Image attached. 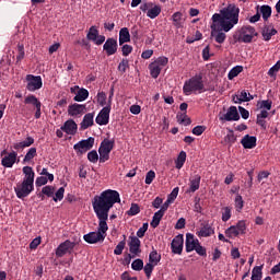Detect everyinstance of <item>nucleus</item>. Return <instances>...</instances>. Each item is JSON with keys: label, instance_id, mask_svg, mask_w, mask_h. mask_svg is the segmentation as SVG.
<instances>
[{"label": "nucleus", "instance_id": "62", "mask_svg": "<svg viewBox=\"0 0 280 280\" xmlns=\"http://www.w3.org/2000/svg\"><path fill=\"white\" fill-rule=\"evenodd\" d=\"M63 195H65V187H60L55 194V196L52 197V200L55 202H57L58 200L61 201L63 199Z\"/></svg>", "mask_w": 280, "mask_h": 280}, {"label": "nucleus", "instance_id": "34", "mask_svg": "<svg viewBox=\"0 0 280 280\" xmlns=\"http://www.w3.org/2000/svg\"><path fill=\"white\" fill-rule=\"evenodd\" d=\"M176 119H177V122H179L182 126H185V127H188L191 124V120L187 116V113L177 114Z\"/></svg>", "mask_w": 280, "mask_h": 280}, {"label": "nucleus", "instance_id": "60", "mask_svg": "<svg viewBox=\"0 0 280 280\" xmlns=\"http://www.w3.org/2000/svg\"><path fill=\"white\" fill-rule=\"evenodd\" d=\"M237 137L234 135V132L232 130H230L228 132V135L225 136V141L230 144L233 145L234 142H236Z\"/></svg>", "mask_w": 280, "mask_h": 280}, {"label": "nucleus", "instance_id": "51", "mask_svg": "<svg viewBox=\"0 0 280 280\" xmlns=\"http://www.w3.org/2000/svg\"><path fill=\"white\" fill-rule=\"evenodd\" d=\"M248 102V92L246 90L241 91L240 96H236V104Z\"/></svg>", "mask_w": 280, "mask_h": 280}, {"label": "nucleus", "instance_id": "23", "mask_svg": "<svg viewBox=\"0 0 280 280\" xmlns=\"http://www.w3.org/2000/svg\"><path fill=\"white\" fill-rule=\"evenodd\" d=\"M16 156L18 153L15 151H12L2 159L1 164L4 167H13V165L16 163Z\"/></svg>", "mask_w": 280, "mask_h": 280}, {"label": "nucleus", "instance_id": "37", "mask_svg": "<svg viewBox=\"0 0 280 280\" xmlns=\"http://www.w3.org/2000/svg\"><path fill=\"white\" fill-rule=\"evenodd\" d=\"M124 240L118 243V245L114 249V255H122L126 248V234L122 235Z\"/></svg>", "mask_w": 280, "mask_h": 280}, {"label": "nucleus", "instance_id": "44", "mask_svg": "<svg viewBox=\"0 0 280 280\" xmlns=\"http://www.w3.org/2000/svg\"><path fill=\"white\" fill-rule=\"evenodd\" d=\"M144 268V262L141 258H137L131 264V269L135 271H141Z\"/></svg>", "mask_w": 280, "mask_h": 280}, {"label": "nucleus", "instance_id": "40", "mask_svg": "<svg viewBox=\"0 0 280 280\" xmlns=\"http://www.w3.org/2000/svg\"><path fill=\"white\" fill-rule=\"evenodd\" d=\"M100 34V31L95 27V26H91L90 30H89V33L86 35V38L91 42H94L96 40L97 36Z\"/></svg>", "mask_w": 280, "mask_h": 280}, {"label": "nucleus", "instance_id": "28", "mask_svg": "<svg viewBox=\"0 0 280 280\" xmlns=\"http://www.w3.org/2000/svg\"><path fill=\"white\" fill-rule=\"evenodd\" d=\"M131 40V36L129 30L127 27L120 28L119 32V44L124 45L125 43H129Z\"/></svg>", "mask_w": 280, "mask_h": 280}, {"label": "nucleus", "instance_id": "47", "mask_svg": "<svg viewBox=\"0 0 280 280\" xmlns=\"http://www.w3.org/2000/svg\"><path fill=\"white\" fill-rule=\"evenodd\" d=\"M107 95L105 94V92H97V95H96V102L100 106H105L107 103Z\"/></svg>", "mask_w": 280, "mask_h": 280}, {"label": "nucleus", "instance_id": "18", "mask_svg": "<svg viewBox=\"0 0 280 280\" xmlns=\"http://www.w3.org/2000/svg\"><path fill=\"white\" fill-rule=\"evenodd\" d=\"M171 21L173 22V25L176 27V30H180V27H184L186 19L184 18L183 12L177 11L172 14Z\"/></svg>", "mask_w": 280, "mask_h": 280}, {"label": "nucleus", "instance_id": "63", "mask_svg": "<svg viewBox=\"0 0 280 280\" xmlns=\"http://www.w3.org/2000/svg\"><path fill=\"white\" fill-rule=\"evenodd\" d=\"M148 228H149V224L148 223H143L142 228H140L138 231H137V237L138 238H142L145 236V233L148 231Z\"/></svg>", "mask_w": 280, "mask_h": 280}, {"label": "nucleus", "instance_id": "12", "mask_svg": "<svg viewBox=\"0 0 280 280\" xmlns=\"http://www.w3.org/2000/svg\"><path fill=\"white\" fill-rule=\"evenodd\" d=\"M172 253L175 255H182L184 250V236L183 234H177L171 243Z\"/></svg>", "mask_w": 280, "mask_h": 280}, {"label": "nucleus", "instance_id": "5", "mask_svg": "<svg viewBox=\"0 0 280 280\" xmlns=\"http://www.w3.org/2000/svg\"><path fill=\"white\" fill-rule=\"evenodd\" d=\"M168 65V58L165 56H160L158 57L156 60L152 61L149 65V70L151 73V78L158 79L159 75L161 74V71L163 70L164 67Z\"/></svg>", "mask_w": 280, "mask_h": 280}, {"label": "nucleus", "instance_id": "33", "mask_svg": "<svg viewBox=\"0 0 280 280\" xmlns=\"http://www.w3.org/2000/svg\"><path fill=\"white\" fill-rule=\"evenodd\" d=\"M163 217H164V214L161 210L155 212L152 217L151 228L156 229L161 224Z\"/></svg>", "mask_w": 280, "mask_h": 280}, {"label": "nucleus", "instance_id": "64", "mask_svg": "<svg viewBox=\"0 0 280 280\" xmlns=\"http://www.w3.org/2000/svg\"><path fill=\"white\" fill-rule=\"evenodd\" d=\"M206 129H207L206 126H196L194 127L191 132L194 133V136L200 137L206 131Z\"/></svg>", "mask_w": 280, "mask_h": 280}, {"label": "nucleus", "instance_id": "46", "mask_svg": "<svg viewBox=\"0 0 280 280\" xmlns=\"http://www.w3.org/2000/svg\"><path fill=\"white\" fill-rule=\"evenodd\" d=\"M225 235L230 238L236 237L240 235V231H237L236 225H231L228 230H225Z\"/></svg>", "mask_w": 280, "mask_h": 280}, {"label": "nucleus", "instance_id": "10", "mask_svg": "<svg viewBox=\"0 0 280 280\" xmlns=\"http://www.w3.org/2000/svg\"><path fill=\"white\" fill-rule=\"evenodd\" d=\"M130 242L128 243L129 252L132 257L141 255V240L137 236H130Z\"/></svg>", "mask_w": 280, "mask_h": 280}, {"label": "nucleus", "instance_id": "7", "mask_svg": "<svg viewBox=\"0 0 280 280\" xmlns=\"http://www.w3.org/2000/svg\"><path fill=\"white\" fill-rule=\"evenodd\" d=\"M95 145V137H89L86 140H81L74 144V151L78 155H83L86 151L93 149Z\"/></svg>", "mask_w": 280, "mask_h": 280}, {"label": "nucleus", "instance_id": "48", "mask_svg": "<svg viewBox=\"0 0 280 280\" xmlns=\"http://www.w3.org/2000/svg\"><path fill=\"white\" fill-rule=\"evenodd\" d=\"M195 252L197 253V255H199L201 257H207L208 256L207 248L201 245L200 241L197 242Z\"/></svg>", "mask_w": 280, "mask_h": 280}, {"label": "nucleus", "instance_id": "53", "mask_svg": "<svg viewBox=\"0 0 280 280\" xmlns=\"http://www.w3.org/2000/svg\"><path fill=\"white\" fill-rule=\"evenodd\" d=\"M98 154H100V163H106L110 159V153L105 152L104 150L98 148Z\"/></svg>", "mask_w": 280, "mask_h": 280}, {"label": "nucleus", "instance_id": "36", "mask_svg": "<svg viewBox=\"0 0 280 280\" xmlns=\"http://www.w3.org/2000/svg\"><path fill=\"white\" fill-rule=\"evenodd\" d=\"M262 269L264 266H256L252 269V280H261L262 279Z\"/></svg>", "mask_w": 280, "mask_h": 280}, {"label": "nucleus", "instance_id": "43", "mask_svg": "<svg viewBox=\"0 0 280 280\" xmlns=\"http://www.w3.org/2000/svg\"><path fill=\"white\" fill-rule=\"evenodd\" d=\"M259 109L271 110L272 109V101L271 100H262L257 104Z\"/></svg>", "mask_w": 280, "mask_h": 280}, {"label": "nucleus", "instance_id": "2", "mask_svg": "<svg viewBox=\"0 0 280 280\" xmlns=\"http://www.w3.org/2000/svg\"><path fill=\"white\" fill-rule=\"evenodd\" d=\"M241 9L235 3H229L226 8L221 9V15L224 18L223 32L228 33L240 22Z\"/></svg>", "mask_w": 280, "mask_h": 280}, {"label": "nucleus", "instance_id": "25", "mask_svg": "<svg viewBox=\"0 0 280 280\" xmlns=\"http://www.w3.org/2000/svg\"><path fill=\"white\" fill-rule=\"evenodd\" d=\"M23 174L25 175L23 180L30 183L31 185H34L35 180V172L31 166H24L22 168Z\"/></svg>", "mask_w": 280, "mask_h": 280}, {"label": "nucleus", "instance_id": "57", "mask_svg": "<svg viewBox=\"0 0 280 280\" xmlns=\"http://www.w3.org/2000/svg\"><path fill=\"white\" fill-rule=\"evenodd\" d=\"M128 67H129V60L121 59L120 63L118 65V70L120 71L121 74H125Z\"/></svg>", "mask_w": 280, "mask_h": 280}, {"label": "nucleus", "instance_id": "58", "mask_svg": "<svg viewBox=\"0 0 280 280\" xmlns=\"http://www.w3.org/2000/svg\"><path fill=\"white\" fill-rule=\"evenodd\" d=\"M155 177H156V173L151 170V171L147 172L144 183H145L147 185H150V184L153 183V180H154Z\"/></svg>", "mask_w": 280, "mask_h": 280}, {"label": "nucleus", "instance_id": "4", "mask_svg": "<svg viewBox=\"0 0 280 280\" xmlns=\"http://www.w3.org/2000/svg\"><path fill=\"white\" fill-rule=\"evenodd\" d=\"M254 36H258L256 28L254 26L247 25L237 31V33L234 35V39L237 43L249 44L253 42Z\"/></svg>", "mask_w": 280, "mask_h": 280}, {"label": "nucleus", "instance_id": "14", "mask_svg": "<svg viewBox=\"0 0 280 280\" xmlns=\"http://www.w3.org/2000/svg\"><path fill=\"white\" fill-rule=\"evenodd\" d=\"M103 49L105 50L106 56L108 57L114 56V54H116L118 49L117 39L113 37H108L103 46Z\"/></svg>", "mask_w": 280, "mask_h": 280}, {"label": "nucleus", "instance_id": "8", "mask_svg": "<svg viewBox=\"0 0 280 280\" xmlns=\"http://www.w3.org/2000/svg\"><path fill=\"white\" fill-rule=\"evenodd\" d=\"M27 85L26 89L28 92L33 93L40 91L43 88V80L40 77H35V74H27L26 77Z\"/></svg>", "mask_w": 280, "mask_h": 280}, {"label": "nucleus", "instance_id": "15", "mask_svg": "<svg viewBox=\"0 0 280 280\" xmlns=\"http://www.w3.org/2000/svg\"><path fill=\"white\" fill-rule=\"evenodd\" d=\"M86 105L71 104L68 106V115L70 117H82L85 114Z\"/></svg>", "mask_w": 280, "mask_h": 280}, {"label": "nucleus", "instance_id": "55", "mask_svg": "<svg viewBox=\"0 0 280 280\" xmlns=\"http://www.w3.org/2000/svg\"><path fill=\"white\" fill-rule=\"evenodd\" d=\"M278 71H280V60H278V61L276 62V65H273L272 68H270V69L268 70L267 74H268L270 78H272V77H275V75L278 73Z\"/></svg>", "mask_w": 280, "mask_h": 280}, {"label": "nucleus", "instance_id": "56", "mask_svg": "<svg viewBox=\"0 0 280 280\" xmlns=\"http://www.w3.org/2000/svg\"><path fill=\"white\" fill-rule=\"evenodd\" d=\"M154 268H155V266L152 265L151 262L144 265L143 269H144L147 279H150L152 277V272H153Z\"/></svg>", "mask_w": 280, "mask_h": 280}, {"label": "nucleus", "instance_id": "31", "mask_svg": "<svg viewBox=\"0 0 280 280\" xmlns=\"http://www.w3.org/2000/svg\"><path fill=\"white\" fill-rule=\"evenodd\" d=\"M260 14L265 22L272 15V8L269 4H262L260 7Z\"/></svg>", "mask_w": 280, "mask_h": 280}, {"label": "nucleus", "instance_id": "21", "mask_svg": "<svg viewBox=\"0 0 280 280\" xmlns=\"http://www.w3.org/2000/svg\"><path fill=\"white\" fill-rule=\"evenodd\" d=\"M61 130L65 131L68 136H75L78 131V125L73 120H68L61 126Z\"/></svg>", "mask_w": 280, "mask_h": 280}, {"label": "nucleus", "instance_id": "11", "mask_svg": "<svg viewBox=\"0 0 280 280\" xmlns=\"http://www.w3.org/2000/svg\"><path fill=\"white\" fill-rule=\"evenodd\" d=\"M241 115L237 112L236 106H230L226 114L220 116L221 121H238Z\"/></svg>", "mask_w": 280, "mask_h": 280}, {"label": "nucleus", "instance_id": "30", "mask_svg": "<svg viewBox=\"0 0 280 280\" xmlns=\"http://www.w3.org/2000/svg\"><path fill=\"white\" fill-rule=\"evenodd\" d=\"M115 148V140L105 139L101 142L100 149L110 154V151Z\"/></svg>", "mask_w": 280, "mask_h": 280}, {"label": "nucleus", "instance_id": "52", "mask_svg": "<svg viewBox=\"0 0 280 280\" xmlns=\"http://www.w3.org/2000/svg\"><path fill=\"white\" fill-rule=\"evenodd\" d=\"M88 159H89L90 163L96 164L100 160L97 151L96 150L90 151L88 154Z\"/></svg>", "mask_w": 280, "mask_h": 280}, {"label": "nucleus", "instance_id": "49", "mask_svg": "<svg viewBox=\"0 0 280 280\" xmlns=\"http://www.w3.org/2000/svg\"><path fill=\"white\" fill-rule=\"evenodd\" d=\"M56 192V188L54 186H44L43 194L46 195L47 198H54Z\"/></svg>", "mask_w": 280, "mask_h": 280}, {"label": "nucleus", "instance_id": "6", "mask_svg": "<svg viewBox=\"0 0 280 280\" xmlns=\"http://www.w3.org/2000/svg\"><path fill=\"white\" fill-rule=\"evenodd\" d=\"M14 191L19 199H25L32 191H34V185L23 179L21 184H18L14 187Z\"/></svg>", "mask_w": 280, "mask_h": 280}, {"label": "nucleus", "instance_id": "38", "mask_svg": "<svg viewBox=\"0 0 280 280\" xmlns=\"http://www.w3.org/2000/svg\"><path fill=\"white\" fill-rule=\"evenodd\" d=\"M162 259V256L158 254L156 249L151 250V254L149 256V260L152 265L156 266Z\"/></svg>", "mask_w": 280, "mask_h": 280}, {"label": "nucleus", "instance_id": "59", "mask_svg": "<svg viewBox=\"0 0 280 280\" xmlns=\"http://www.w3.org/2000/svg\"><path fill=\"white\" fill-rule=\"evenodd\" d=\"M232 218V210L230 207H224L222 212V221L226 222Z\"/></svg>", "mask_w": 280, "mask_h": 280}, {"label": "nucleus", "instance_id": "1", "mask_svg": "<svg viewBox=\"0 0 280 280\" xmlns=\"http://www.w3.org/2000/svg\"><path fill=\"white\" fill-rule=\"evenodd\" d=\"M120 202V195L115 189L103 190L101 195H96L92 200V207L98 220L97 230L83 235V240L88 244L104 243L107 236L109 225L110 209L115 203Z\"/></svg>", "mask_w": 280, "mask_h": 280}, {"label": "nucleus", "instance_id": "16", "mask_svg": "<svg viewBox=\"0 0 280 280\" xmlns=\"http://www.w3.org/2000/svg\"><path fill=\"white\" fill-rule=\"evenodd\" d=\"M214 234V229H212L209 222H202L200 224L199 230H197V236L202 237H211Z\"/></svg>", "mask_w": 280, "mask_h": 280}, {"label": "nucleus", "instance_id": "45", "mask_svg": "<svg viewBox=\"0 0 280 280\" xmlns=\"http://www.w3.org/2000/svg\"><path fill=\"white\" fill-rule=\"evenodd\" d=\"M24 103L34 105L35 108L42 104L35 95H28L27 97H25Z\"/></svg>", "mask_w": 280, "mask_h": 280}, {"label": "nucleus", "instance_id": "19", "mask_svg": "<svg viewBox=\"0 0 280 280\" xmlns=\"http://www.w3.org/2000/svg\"><path fill=\"white\" fill-rule=\"evenodd\" d=\"M241 144L245 149H254L257 147V137L256 136H249L245 135L243 139L241 140Z\"/></svg>", "mask_w": 280, "mask_h": 280}, {"label": "nucleus", "instance_id": "35", "mask_svg": "<svg viewBox=\"0 0 280 280\" xmlns=\"http://www.w3.org/2000/svg\"><path fill=\"white\" fill-rule=\"evenodd\" d=\"M186 160H187V153L185 151H182L178 154L177 160L175 161V167L180 170L185 165Z\"/></svg>", "mask_w": 280, "mask_h": 280}, {"label": "nucleus", "instance_id": "22", "mask_svg": "<svg viewBox=\"0 0 280 280\" xmlns=\"http://www.w3.org/2000/svg\"><path fill=\"white\" fill-rule=\"evenodd\" d=\"M94 118H95V114L94 113H89L85 114L83 117V120L81 121V130H86L91 127L94 126Z\"/></svg>", "mask_w": 280, "mask_h": 280}, {"label": "nucleus", "instance_id": "3", "mask_svg": "<svg viewBox=\"0 0 280 280\" xmlns=\"http://www.w3.org/2000/svg\"><path fill=\"white\" fill-rule=\"evenodd\" d=\"M207 90L205 89V83L202 82V74H196V77L190 78L185 81L183 85V93L185 95H191V93H205Z\"/></svg>", "mask_w": 280, "mask_h": 280}, {"label": "nucleus", "instance_id": "41", "mask_svg": "<svg viewBox=\"0 0 280 280\" xmlns=\"http://www.w3.org/2000/svg\"><path fill=\"white\" fill-rule=\"evenodd\" d=\"M212 22L213 23H220L221 30L224 31V24L226 21L224 20V16L222 13H213L212 15Z\"/></svg>", "mask_w": 280, "mask_h": 280}, {"label": "nucleus", "instance_id": "54", "mask_svg": "<svg viewBox=\"0 0 280 280\" xmlns=\"http://www.w3.org/2000/svg\"><path fill=\"white\" fill-rule=\"evenodd\" d=\"M18 56H16V62L22 61L25 58V46L22 44L18 45Z\"/></svg>", "mask_w": 280, "mask_h": 280}, {"label": "nucleus", "instance_id": "39", "mask_svg": "<svg viewBox=\"0 0 280 280\" xmlns=\"http://www.w3.org/2000/svg\"><path fill=\"white\" fill-rule=\"evenodd\" d=\"M243 71V66H235L233 69L229 71L228 78L229 80H233L238 77Z\"/></svg>", "mask_w": 280, "mask_h": 280}, {"label": "nucleus", "instance_id": "24", "mask_svg": "<svg viewBox=\"0 0 280 280\" xmlns=\"http://www.w3.org/2000/svg\"><path fill=\"white\" fill-rule=\"evenodd\" d=\"M211 36L219 44H223L226 40V34L222 32V28H217V26H212Z\"/></svg>", "mask_w": 280, "mask_h": 280}, {"label": "nucleus", "instance_id": "29", "mask_svg": "<svg viewBox=\"0 0 280 280\" xmlns=\"http://www.w3.org/2000/svg\"><path fill=\"white\" fill-rule=\"evenodd\" d=\"M90 95V92L86 89H79L77 95L74 96V102L81 103L85 102Z\"/></svg>", "mask_w": 280, "mask_h": 280}, {"label": "nucleus", "instance_id": "32", "mask_svg": "<svg viewBox=\"0 0 280 280\" xmlns=\"http://www.w3.org/2000/svg\"><path fill=\"white\" fill-rule=\"evenodd\" d=\"M162 13V8L159 4H155L154 7H151L148 11H147V16L150 19H155L156 16H159Z\"/></svg>", "mask_w": 280, "mask_h": 280}, {"label": "nucleus", "instance_id": "42", "mask_svg": "<svg viewBox=\"0 0 280 280\" xmlns=\"http://www.w3.org/2000/svg\"><path fill=\"white\" fill-rule=\"evenodd\" d=\"M37 156V149L36 148H31L28 149L25 158L23 159V163H30L32 159Z\"/></svg>", "mask_w": 280, "mask_h": 280}, {"label": "nucleus", "instance_id": "61", "mask_svg": "<svg viewBox=\"0 0 280 280\" xmlns=\"http://www.w3.org/2000/svg\"><path fill=\"white\" fill-rule=\"evenodd\" d=\"M235 207H236V211H241L244 207L243 197L240 194H236Z\"/></svg>", "mask_w": 280, "mask_h": 280}, {"label": "nucleus", "instance_id": "20", "mask_svg": "<svg viewBox=\"0 0 280 280\" xmlns=\"http://www.w3.org/2000/svg\"><path fill=\"white\" fill-rule=\"evenodd\" d=\"M278 31L272 25H265L261 30V36L265 42L272 39L273 35H277Z\"/></svg>", "mask_w": 280, "mask_h": 280}, {"label": "nucleus", "instance_id": "50", "mask_svg": "<svg viewBox=\"0 0 280 280\" xmlns=\"http://www.w3.org/2000/svg\"><path fill=\"white\" fill-rule=\"evenodd\" d=\"M140 212H141L140 206L137 203H132L127 213L129 217H135V215H138V213Z\"/></svg>", "mask_w": 280, "mask_h": 280}, {"label": "nucleus", "instance_id": "17", "mask_svg": "<svg viewBox=\"0 0 280 280\" xmlns=\"http://www.w3.org/2000/svg\"><path fill=\"white\" fill-rule=\"evenodd\" d=\"M198 241L199 240L195 237V234L187 233L186 234V241H185L186 253L195 252Z\"/></svg>", "mask_w": 280, "mask_h": 280}, {"label": "nucleus", "instance_id": "13", "mask_svg": "<svg viewBox=\"0 0 280 280\" xmlns=\"http://www.w3.org/2000/svg\"><path fill=\"white\" fill-rule=\"evenodd\" d=\"M75 247V242H71L70 240H66L65 242L60 243V245L56 249V256L62 257L65 256L69 250H73Z\"/></svg>", "mask_w": 280, "mask_h": 280}, {"label": "nucleus", "instance_id": "27", "mask_svg": "<svg viewBox=\"0 0 280 280\" xmlns=\"http://www.w3.org/2000/svg\"><path fill=\"white\" fill-rule=\"evenodd\" d=\"M190 182V187L189 191L190 192H196L197 190L200 189V183H201V176L200 175H194L189 178Z\"/></svg>", "mask_w": 280, "mask_h": 280}, {"label": "nucleus", "instance_id": "9", "mask_svg": "<svg viewBox=\"0 0 280 280\" xmlns=\"http://www.w3.org/2000/svg\"><path fill=\"white\" fill-rule=\"evenodd\" d=\"M95 121L98 126H107L110 121V106L103 107L97 114Z\"/></svg>", "mask_w": 280, "mask_h": 280}, {"label": "nucleus", "instance_id": "26", "mask_svg": "<svg viewBox=\"0 0 280 280\" xmlns=\"http://www.w3.org/2000/svg\"><path fill=\"white\" fill-rule=\"evenodd\" d=\"M35 140L33 139L32 136H27L26 140L22 142H18L13 144L14 150H24L25 148H30L34 144Z\"/></svg>", "mask_w": 280, "mask_h": 280}]
</instances>
